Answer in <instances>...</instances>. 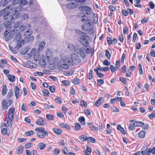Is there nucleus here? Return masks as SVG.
I'll list each match as a JSON object with an SVG mask.
<instances>
[{
  "label": "nucleus",
  "mask_w": 155,
  "mask_h": 155,
  "mask_svg": "<svg viewBox=\"0 0 155 155\" xmlns=\"http://www.w3.org/2000/svg\"><path fill=\"white\" fill-rule=\"evenodd\" d=\"M78 120L80 121L82 125H85V119L84 117H81L79 118Z\"/></svg>",
  "instance_id": "nucleus-38"
},
{
  "label": "nucleus",
  "mask_w": 155,
  "mask_h": 155,
  "mask_svg": "<svg viewBox=\"0 0 155 155\" xmlns=\"http://www.w3.org/2000/svg\"><path fill=\"white\" fill-rule=\"evenodd\" d=\"M78 44L74 45L73 43H68L67 47L68 50L71 51H75Z\"/></svg>",
  "instance_id": "nucleus-15"
},
{
  "label": "nucleus",
  "mask_w": 155,
  "mask_h": 155,
  "mask_svg": "<svg viewBox=\"0 0 155 155\" xmlns=\"http://www.w3.org/2000/svg\"><path fill=\"white\" fill-rule=\"evenodd\" d=\"M21 110L25 112L27 110V105L26 104L23 103L21 106Z\"/></svg>",
  "instance_id": "nucleus-42"
},
{
  "label": "nucleus",
  "mask_w": 155,
  "mask_h": 155,
  "mask_svg": "<svg viewBox=\"0 0 155 155\" xmlns=\"http://www.w3.org/2000/svg\"><path fill=\"white\" fill-rule=\"evenodd\" d=\"M15 109L13 107H11L8 109L7 115L6 116L5 120L8 126L11 127L12 124V120L14 118V113Z\"/></svg>",
  "instance_id": "nucleus-5"
},
{
  "label": "nucleus",
  "mask_w": 155,
  "mask_h": 155,
  "mask_svg": "<svg viewBox=\"0 0 155 155\" xmlns=\"http://www.w3.org/2000/svg\"><path fill=\"white\" fill-rule=\"evenodd\" d=\"M10 30L9 28H7L4 31V36L6 41H8L11 39L13 38L14 35L18 32L17 29H14L10 33Z\"/></svg>",
  "instance_id": "nucleus-6"
},
{
  "label": "nucleus",
  "mask_w": 155,
  "mask_h": 155,
  "mask_svg": "<svg viewBox=\"0 0 155 155\" xmlns=\"http://www.w3.org/2000/svg\"><path fill=\"white\" fill-rule=\"evenodd\" d=\"M59 126L61 127L65 128L68 130H70L71 129L70 127L67 124L62 123L59 124Z\"/></svg>",
  "instance_id": "nucleus-25"
},
{
  "label": "nucleus",
  "mask_w": 155,
  "mask_h": 155,
  "mask_svg": "<svg viewBox=\"0 0 155 155\" xmlns=\"http://www.w3.org/2000/svg\"><path fill=\"white\" fill-rule=\"evenodd\" d=\"M85 48L81 45H78L75 51V53L79 54L82 58H84L85 56L84 52Z\"/></svg>",
  "instance_id": "nucleus-10"
},
{
  "label": "nucleus",
  "mask_w": 155,
  "mask_h": 155,
  "mask_svg": "<svg viewBox=\"0 0 155 155\" xmlns=\"http://www.w3.org/2000/svg\"><path fill=\"white\" fill-rule=\"evenodd\" d=\"M29 50L28 47H26L22 49L20 51L21 53L23 55L25 54Z\"/></svg>",
  "instance_id": "nucleus-32"
},
{
  "label": "nucleus",
  "mask_w": 155,
  "mask_h": 155,
  "mask_svg": "<svg viewBox=\"0 0 155 155\" xmlns=\"http://www.w3.org/2000/svg\"><path fill=\"white\" fill-rule=\"evenodd\" d=\"M46 118L47 119L49 120H53L54 119V116L53 115L49 114H46Z\"/></svg>",
  "instance_id": "nucleus-39"
},
{
  "label": "nucleus",
  "mask_w": 155,
  "mask_h": 155,
  "mask_svg": "<svg viewBox=\"0 0 155 155\" xmlns=\"http://www.w3.org/2000/svg\"><path fill=\"white\" fill-rule=\"evenodd\" d=\"M138 70L139 74L142 75L143 73V71L142 69V66L141 63H139L138 65Z\"/></svg>",
  "instance_id": "nucleus-34"
},
{
  "label": "nucleus",
  "mask_w": 155,
  "mask_h": 155,
  "mask_svg": "<svg viewBox=\"0 0 155 155\" xmlns=\"http://www.w3.org/2000/svg\"><path fill=\"white\" fill-rule=\"evenodd\" d=\"M72 82L75 84H80L79 79L77 78H75L73 79Z\"/></svg>",
  "instance_id": "nucleus-50"
},
{
  "label": "nucleus",
  "mask_w": 155,
  "mask_h": 155,
  "mask_svg": "<svg viewBox=\"0 0 155 155\" xmlns=\"http://www.w3.org/2000/svg\"><path fill=\"white\" fill-rule=\"evenodd\" d=\"M23 147L21 145L16 150V153L18 154H20L22 153L23 152Z\"/></svg>",
  "instance_id": "nucleus-30"
},
{
  "label": "nucleus",
  "mask_w": 155,
  "mask_h": 155,
  "mask_svg": "<svg viewBox=\"0 0 155 155\" xmlns=\"http://www.w3.org/2000/svg\"><path fill=\"white\" fill-rule=\"evenodd\" d=\"M26 28V26L24 25H21L19 28L20 30L19 33L20 32H22Z\"/></svg>",
  "instance_id": "nucleus-61"
},
{
  "label": "nucleus",
  "mask_w": 155,
  "mask_h": 155,
  "mask_svg": "<svg viewBox=\"0 0 155 155\" xmlns=\"http://www.w3.org/2000/svg\"><path fill=\"white\" fill-rule=\"evenodd\" d=\"M15 42L16 43V48H19L21 47L22 44H25V41L24 40H22L21 41H18V42Z\"/></svg>",
  "instance_id": "nucleus-24"
},
{
  "label": "nucleus",
  "mask_w": 155,
  "mask_h": 155,
  "mask_svg": "<svg viewBox=\"0 0 155 155\" xmlns=\"http://www.w3.org/2000/svg\"><path fill=\"white\" fill-rule=\"evenodd\" d=\"M42 93L43 95L46 97L48 96L50 94L49 91L46 89H45L42 91Z\"/></svg>",
  "instance_id": "nucleus-40"
},
{
  "label": "nucleus",
  "mask_w": 155,
  "mask_h": 155,
  "mask_svg": "<svg viewBox=\"0 0 155 155\" xmlns=\"http://www.w3.org/2000/svg\"><path fill=\"white\" fill-rule=\"evenodd\" d=\"M55 101L57 103L61 104L62 101V99L60 97H57L55 98Z\"/></svg>",
  "instance_id": "nucleus-55"
},
{
  "label": "nucleus",
  "mask_w": 155,
  "mask_h": 155,
  "mask_svg": "<svg viewBox=\"0 0 155 155\" xmlns=\"http://www.w3.org/2000/svg\"><path fill=\"white\" fill-rule=\"evenodd\" d=\"M60 57L59 61L55 63L58 69L60 71L63 69L67 70L69 68L70 64L74 65L79 63L81 61L79 56L75 53L71 54L70 56L69 55L62 54Z\"/></svg>",
  "instance_id": "nucleus-1"
},
{
  "label": "nucleus",
  "mask_w": 155,
  "mask_h": 155,
  "mask_svg": "<svg viewBox=\"0 0 155 155\" xmlns=\"http://www.w3.org/2000/svg\"><path fill=\"white\" fill-rule=\"evenodd\" d=\"M92 74H93V71L92 70H91L88 73V75L87 76L89 80H91L92 78H93Z\"/></svg>",
  "instance_id": "nucleus-49"
},
{
  "label": "nucleus",
  "mask_w": 155,
  "mask_h": 155,
  "mask_svg": "<svg viewBox=\"0 0 155 155\" xmlns=\"http://www.w3.org/2000/svg\"><path fill=\"white\" fill-rule=\"evenodd\" d=\"M145 134L146 132L145 131L141 130L138 134V136L140 138H143L144 137Z\"/></svg>",
  "instance_id": "nucleus-33"
},
{
  "label": "nucleus",
  "mask_w": 155,
  "mask_h": 155,
  "mask_svg": "<svg viewBox=\"0 0 155 155\" xmlns=\"http://www.w3.org/2000/svg\"><path fill=\"white\" fill-rule=\"evenodd\" d=\"M12 104V100L3 99L1 102L2 108L4 110H6Z\"/></svg>",
  "instance_id": "nucleus-11"
},
{
  "label": "nucleus",
  "mask_w": 155,
  "mask_h": 155,
  "mask_svg": "<svg viewBox=\"0 0 155 155\" xmlns=\"http://www.w3.org/2000/svg\"><path fill=\"white\" fill-rule=\"evenodd\" d=\"M27 139L25 138H19L18 139V141L20 143L24 142Z\"/></svg>",
  "instance_id": "nucleus-63"
},
{
  "label": "nucleus",
  "mask_w": 155,
  "mask_h": 155,
  "mask_svg": "<svg viewBox=\"0 0 155 155\" xmlns=\"http://www.w3.org/2000/svg\"><path fill=\"white\" fill-rule=\"evenodd\" d=\"M86 15H87L86 14ZM86 15V14L84 12H81L79 13L78 16L80 17H85Z\"/></svg>",
  "instance_id": "nucleus-62"
},
{
  "label": "nucleus",
  "mask_w": 155,
  "mask_h": 155,
  "mask_svg": "<svg viewBox=\"0 0 155 155\" xmlns=\"http://www.w3.org/2000/svg\"><path fill=\"white\" fill-rule=\"evenodd\" d=\"M28 58H30L31 57L33 56V58L35 61H37L38 60L39 54V53L37 52L36 48H33L31 50L30 53L27 54Z\"/></svg>",
  "instance_id": "nucleus-9"
},
{
  "label": "nucleus",
  "mask_w": 155,
  "mask_h": 155,
  "mask_svg": "<svg viewBox=\"0 0 155 155\" xmlns=\"http://www.w3.org/2000/svg\"><path fill=\"white\" fill-rule=\"evenodd\" d=\"M21 11L20 6L13 8V5H8L4 9L0 11V17L3 15L4 20L12 21L17 18L19 16V12Z\"/></svg>",
  "instance_id": "nucleus-2"
},
{
  "label": "nucleus",
  "mask_w": 155,
  "mask_h": 155,
  "mask_svg": "<svg viewBox=\"0 0 155 155\" xmlns=\"http://www.w3.org/2000/svg\"><path fill=\"white\" fill-rule=\"evenodd\" d=\"M94 71L96 73L97 76L100 78H102L104 77V75L103 74L100 73L96 69H94Z\"/></svg>",
  "instance_id": "nucleus-35"
},
{
  "label": "nucleus",
  "mask_w": 155,
  "mask_h": 155,
  "mask_svg": "<svg viewBox=\"0 0 155 155\" xmlns=\"http://www.w3.org/2000/svg\"><path fill=\"white\" fill-rule=\"evenodd\" d=\"M148 117L150 118H152L155 117V111H154L152 112L150 114H149Z\"/></svg>",
  "instance_id": "nucleus-64"
},
{
  "label": "nucleus",
  "mask_w": 155,
  "mask_h": 155,
  "mask_svg": "<svg viewBox=\"0 0 155 155\" xmlns=\"http://www.w3.org/2000/svg\"><path fill=\"white\" fill-rule=\"evenodd\" d=\"M131 123L129 126V129L130 130H134L135 129L136 120H130Z\"/></svg>",
  "instance_id": "nucleus-17"
},
{
  "label": "nucleus",
  "mask_w": 155,
  "mask_h": 155,
  "mask_svg": "<svg viewBox=\"0 0 155 155\" xmlns=\"http://www.w3.org/2000/svg\"><path fill=\"white\" fill-rule=\"evenodd\" d=\"M35 130L37 131V135L38 137L41 138H43L46 136H48V134L43 127H37Z\"/></svg>",
  "instance_id": "nucleus-8"
},
{
  "label": "nucleus",
  "mask_w": 155,
  "mask_h": 155,
  "mask_svg": "<svg viewBox=\"0 0 155 155\" xmlns=\"http://www.w3.org/2000/svg\"><path fill=\"white\" fill-rule=\"evenodd\" d=\"M87 137L84 135H82L79 137V139L83 141H87Z\"/></svg>",
  "instance_id": "nucleus-41"
},
{
  "label": "nucleus",
  "mask_w": 155,
  "mask_h": 155,
  "mask_svg": "<svg viewBox=\"0 0 155 155\" xmlns=\"http://www.w3.org/2000/svg\"><path fill=\"white\" fill-rule=\"evenodd\" d=\"M97 85L99 86H101L104 83V81L103 80H99L97 81Z\"/></svg>",
  "instance_id": "nucleus-59"
},
{
  "label": "nucleus",
  "mask_w": 155,
  "mask_h": 155,
  "mask_svg": "<svg viewBox=\"0 0 155 155\" xmlns=\"http://www.w3.org/2000/svg\"><path fill=\"white\" fill-rule=\"evenodd\" d=\"M15 76L13 75H8V78L11 82H14L15 81Z\"/></svg>",
  "instance_id": "nucleus-31"
},
{
  "label": "nucleus",
  "mask_w": 155,
  "mask_h": 155,
  "mask_svg": "<svg viewBox=\"0 0 155 155\" xmlns=\"http://www.w3.org/2000/svg\"><path fill=\"white\" fill-rule=\"evenodd\" d=\"M38 63L41 67H44L46 65V59L45 56L41 55L38 59Z\"/></svg>",
  "instance_id": "nucleus-12"
},
{
  "label": "nucleus",
  "mask_w": 155,
  "mask_h": 155,
  "mask_svg": "<svg viewBox=\"0 0 155 155\" xmlns=\"http://www.w3.org/2000/svg\"><path fill=\"white\" fill-rule=\"evenodd\" d=\"M76 130H79L81 128V126L80 124L78 123H76L74 124Z\"/></svg>",
  "instance_id": "nucleus-53"
},
{
  "label": "nucleus",
  "mask_w": 155,
  "mask_h": 155,
  "mask_svg": "<svg viewBox=\"0 0 155 155\" xmlns=\"http://www.w3.org/2000/svg\"><path fill=\"white\" fill-rule=\"evenodd\" d=\"M11 21L8 20H6L3 23L4 25L5 26V27L8 28H12V25H11Z\"/></svg>",
  "instance_id": "nucleus-20"
},
{
  "label": "nucleus",
  "mask_w": 155,
  "mask_h": 155,
  "mask_svg": "<svg viewBox=\"0 0 155 155\" xmlns=\"http://www.w3.org/2000/svg\"><path fill=\"white\" fill-rule=\"evenodd\" d=\"M33 75L34 76H42L43 75V74L41 72H36L33 73Z\"/></svg>",
  "instance_id": "nucleus-45"
},
{
  "label": "nucleus",
  "mask_w": 155,
  "mask_h": 155,
  "mask_svg": "<svg viewBox=\"0 0 155 155\" xmlns=\"http://www.w3.org/2000/svg\"><path fill=\"white\" fill-rule=\"evenodd\" d=\"M45 54L46 58L47 59L48 62L52 66L51 70H54L55 66V62L59 60L58 57H55L52 58L53 52L51 49H48L45 52Z\"/></svg>",
  "instance_id": "nucleus-3"
},
{
  "label": "nucleus",
  "mask_w": 155,
  "mask_h": 155,
  "mask_svg": "<svg viewBox=\"0 0 155 155\" xmlns=\"http://www.w3.org/2000/svg\"><path fill=\"white\" fill-rule=\"evenodd\" d=\"M90 40V38L86 35L81 36L78 39V41L81 45L86 47L89 45Z\"/></svg>",
  "instance_id": "nucleus-7"
},
{
  "label": "nucleus",
  "mask_w": 155,
  "mask_h": 155,
  "mask_svg": "<svg viewBox=\"0 0 155 155\" xmlns=\"http://www.w3.org/2000/svg\"><path fill=\"white\" fill-rule=\"evenodd\" d=\"M34 133V131L33 130H31L25 133V135L26 136H30L33 135Z\"/></svg>",
  "instance_id": "nucleus-48"
},
{
  "label": "nucleus",
  "mask_w": 155,
  "mask_h": 155,
  "mask_svg": "<svg viewBox=\"0 0 155 155\" xmlns=\"http://www.w3.org/2000/svg\"><path fill=\"white\" fill-rule=\"evenodd\" d=\"M8 130L6 128H3L1 130V133L4 135H7Z\"/></svg>",
  "instance_id": "nucleus-46"
},
{
  "label": "nucleus",
  "mask_w": 155,
  "mask_h": 155,
  "mask_svg": "<svg viewBox=\"0 0 155 155\" xmlns=\"http://www.w3.org/2000/svg\"><path fill=\"white\" fill-rule=\"evenodd\" d=\"M117 129L118 130L120 131L123 134H126V132L125 131L124 129L121 127L120 125H117Z\"/></svg>",
  "instance_id": "nucleus-27"
},
{
  "label": "nucleus",
  "mask_w": 155,
  "mask_h": 155,
  "mask_svg": "<svg viewBox=\"0 0 155 155\" xmlns=\"http://www.w3.org/2000/svg\"><path fill=\"white\" fill-rule=\"evenodd\" d=\"M11 0H2V2L3 3V5H5L8 4Z\"/></svg>",
  "instance_id": "nucleus-60"
},
{
  "label": "nucleus",
  "mask_w": 155,
  "mask_h": 155,
  "mask_svg": "<svg viewBox=\"0 0 155 155\" xmlns=\"http://www.w3.org/2000/svg\"><path fill=\"white\" fill-rule=\"evenodd\" d=\"M46 45L45 41H43L40 42L38 48V51L39 52L41 51L44 48Z\"/></svg>",
  "instance_id": "nucleus-18"
},
{
  "label": "nucleus",
  "mask_w": 155,
  "mask_h": 155,
  "mask_svg": "<svg viewBox=\"0 0 155 155\" xmlns=\"http://www.w3.org/2000/svg\"><path fill=\"white\" fill-rule=\"evenodd\" d=\"M21 34H20L19 33H18L14 38V41L15 42H16L20 41L21 38Z\"/></svg>",
  "instance_id": "nucleus-26"
},
{
  "label": "nucleus",
  "mask_w": 155,
  "mask_h": 155,
  "mask_svg": "<svg viewBox=\"0 0 155 155\" xmlns=\"http://www.w3.org/2000/svg\"><path fill=\"white\" fill-rule=\"evenodd\" d=\"M142 155H150V151L147 150H143L141 152Z\"/></svg>",
  "instance_id": "nucleus-47"
},
{
  "label": "nucleus",
  "mask_w": 155,
  "mask_h": 155,
  "mask_svg": "<svg viewBox=\"0 0 155 155\" xmlns=\"http://www.w3.org/2000/svg\"><path fill=\"white\" fill-rule=\"evenodd\" d=\"M20 89L17 86H15V88L14 92L16 98L18 99L19 96Z\"/></svg>",
  "instance_id": "nucleus-23"
},
{
  "label": "nucleus",
  "mask_w": 155,
  "mask_h": 155,
  "mask_svg": "<svg viewBox=\"0 0 155 155\" xmlns=\"http://www.w3.org/2000/svg\"><path fill=\"white\" fill-rule=\"evenodd\" d=\"M82 21H84V23L81 26L82 29L84 31H88L89 33L91 34L94 33L93 28L91 25L90 19H89L83 18Z\"/></svg>",
  "instance_id": "nucleus-4"
},
{
  "label": "nucleus",
  "mask_w": 155,
  "mask_h": 155,
  "mask_svg": "<svg viewBox=\"0 0 155 155\" xmlns=\"http://www.w3.org/2000/svg\"><path fill=\"white\" fill-rule=\"evenodd\" d=\"M87 141L92 143H95V140L94 138H93L92 137H87Z\"/></svg>",
  "instance_id": "nucleus-44"
},
{
  "label": "nucleus",
  "mask_w": 155,
  "mask_h": 155,
  "mask_svg": "<svg viewBox=\"0 0 155 155\" xmlns=\"http://www.w3.org/2000/svg\"><path fill=\"white\" fill-rule=\"evenodd\" d=\"M36 123L37 125L40 126H43L46 124V123L44 121V119L43 118L37 120L36 121Z\"/></svg>",
  "instance_id": "nucleus-19"
},
{
  "label": "nucleus",
  "mask_w": 155,
  "mask_h": 155,
  "mask_svg": "<svg viewBox=\"0 0 155 155\" xmlns=\"http://www.w3.org/2000/svg\"><path fill=\"white\" fill-rule=\"evenodd\" d=\"M53 131L57 134H60L62 133V130L58 128H54L53 129Z\"/></svg>",
  "instance_id": "nucleus-28"
},
{
  "label": "nucleus",
  "mask_w": 155,
  "mask_h": 155,
  "mask_svg": "<svg viewBox=\"0 0 155 155\" xmlns=\"http://www.w3.org/2000/svg\"><path fill=\"white\" fill-rule=\"evenodd\" d=\"M103 64L104 65L109 66L110 64V63L108 60H105L103 62Z\"/></svg>",
  "instance_id": "nucleus-54"
},
{
  "label": "nucleus",
  "mask_w": 155,
  "mask_h": 155,
  "mask_svg": "<svg viewBox=\"0 0 155 155\" xmlns=\"http://www.w3.org/2000/svg\"><path fill=\"white\" fill-rule=\"evenodd\" d=\"M13 95V92L12 89H10L8 91V92L7 95V98H9L11 97H12Z\"/></svg>",
  "instance_id": "nucleus-36"
},
{
  "label": "nucleus",
  "mask_w": 155,
  "mask_h": 155,
  "mask_svg": "<svg viewBox=\"0 0 155 155\" xmlns=\"http://www.w3.org/2000/svg\"><path fill=\"white\" fill-rule=\"evenodd\" d=\"M144 125V123L142 121H136V127H141Z\"/></svg>",
  "instance_id": "nucleus-43"
},
{
  "label": "nucleus",
  "mask_w": 155,
  "mask_h": 155,
  "mask_svg": "<svg viewBox=\"0 0 155 155\" xmlns=\"http://www.w3.org/2000/svg\"><path fill=\"white\" fill-rule=\"evenodd\" d=\"M104 101V100L103 98L102 97H100L95 102V105L97 107H98Z\"/></svg>",
  "instance_id": "nucleus-21"
},
{
  "label": "nucleus",
  "mask_w": 155,
  "mask_h": 155,
  "mask_svg": "<svg viewBox=\"0 0 155 155\" xmlns=\"http://www.w3.org/2000/svg\"><path fill=\"white\" fill-rule=\"evenodd\" d=\"M120 66V64L119 61H117L116 62L115 68H116V70L119 68Z\"/></svg>",
  "instance_id": "nucleus-57"
},
{
  "label": "nucleus",
  "mask_w": 155,
  "mask_h": 155,
  "mask_svg": "<svg viewBox=\"0 0 155 155\" xmlns=\"http://www.w3.org/2000/svg\"><path fill=\"white\" fill-rule=\"evenodd\" d=\"M32 34L31 32L29 30H28L25 33L24 35L25 36V39L26 38H28Z\"/></svg>",
  "instance_id": "nucleus-37"
},
{
  "label": "nucleus",
  "mask_w": 155,
  "mask_h": 155,
  "mask_svg": "<svg viewBox=\"0 0 155 155\" xmlns=\"http://www.w3.org/2000/svg\"><path fill=\"white\" fill-rule=\"evenodd\" d=\"M28 3V2L26 0H14L12 2L13 5H15L16 4H19L20 5H25Z\"/></svg>",
  "instance_id": "nucleus-14"
},
{
  "label": "nucleus",
  "mask_w": 155,
  "mask_h": 155,
  "mask_svg": "<svg viewBox=\"0 0 155 155\" xmlns=\"http://www.w3.org/2000/svg\"><path fill=\"white\" fill-rule=\"evenodd\" d=\"M46 147V144L42 143H39L37 146V148L40 150H43Z\"/></svg>",
  "instance_id": "nucleus-22"
},
{
  "label": "nucleus",
  "mask_w": 155,
  "mask_h": 155,
  "mask_svg": "<svg viewBox=\"0 0 155 155\" xmlns=\"http://www.w3.org/2000/svg\"><path fill=\"white\" fill-rule=\"evenodd\" d=\"M78 5V4L76 2H70L67 5V8L69 9H72L76 8Z\"/></svg>",
  "instance_id": "nucleus-16"
},
{
  "label": "nucleus",
  "mask_w": 155,
  "mask_h": 155,
  "mask_svg": "<svg viewBox=\"0 0 155 155\" xmlns=\"http://www.w3.org/2000/svg\"><path fill=\"white\" fill-rule=\"evenodd\" d=\"M34 37L33 36H31L30 37H29L28 38H26V39H25V41H26V39H27V41L26 42V43L28 42L32 41L34 40Z\"/></svg>",
  "instance_id": "nucleus-51"
},
{
  "label": "nucleus",
  "mask_w": 155,
  "mask_h": 155,
  "mask_svg": "<svg viewBox=\"0 0 155 155\" xmlns=\"http://www.w3.org/2000/svg\"><path fill=\"white\" fill-rule=\"evenodd\" d=\"M22 17L24 20H27L28 18V15L27 14H24L22 15Z\"/></svg>",
  "instance_id": "nucleus-58"
},
{
  "label": "nucleus",
  "mask_w": 155,
  "mask_h": 155,
  "mask_svg": "<svg viewBox=\"0 0 155 155\" xmlns=\"http://www.w3.org/2000/svg\"><path fill=\"white\" fill-rule=\"evenodd\" d=\"M79 9L80 11L86 12V14L87 15L90 14L91 11V8L86 6H80Z\"/></svg>",
  "instance_id": "nucleus-13"
},
{
  "label": "nucleus",
  "mask_w": 155,
  "mask_h": 155,
  "mask_svg": "<svg viewBox=\"0 0 155 155\" xmlns=\"http://www.w3.org/2000/svg\"><path fill=\"white\" fill-rule=\"evenodd\" d=\"M49 90L52 93H54L55 92V87L54 85L50 86L49 87Z\"/></svg>",
  "instance_id": "nucleus-56"
},
{
  "label": "nucleus",
  "mask_w": 155,
  "mask_h": 155,
  "mask_svg": "<svg viewBox=\"0 0 155 155\" xmlns=\"http://www.w3.org/2000/svg\"><path fill=\"white\" fill-rule=\"evenodd\" d=\"M80 105L82 107H86L87 106V104L84 100L81 101Z\"/></svg>",
  "instance_id": "nucleus-52"
},
{
  "label": "nucleus",
  "mask_w": 155,
  "mask_h": 155,
  "mask_svg": "<svg viewBox=\"0 0 155 155\" xmlns=\"http://www.w3.org/2000/svg\"><path fill=\"white\" fill-rule=\"evenodd\" d=\"M7 91V87L5 84H4L2 86V94L3 95H5L6 94Z\"/></svg>",
  "instance_id": "nucleus-29"
}]
</instances>
